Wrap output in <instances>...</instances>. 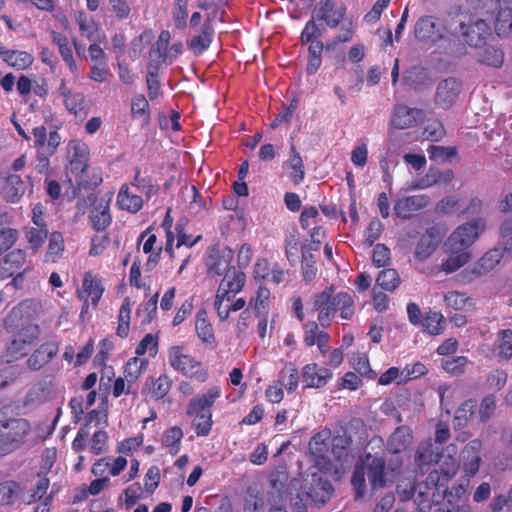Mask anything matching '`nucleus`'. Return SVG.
<instances>
[{"label": "nucleus", "instance_id": "dca6fc26", "mask_svg": "<svg viewBox=\"0 0 512 512\" xmlns=\"http://www.w3.org/2000/svg\"><path fill=\"white\" fill-rule=\"evenodd\" d=\"M461 91V84L455 78H447L441 81L436 90V103L443 109L450 108L457 100Z\"/></svg>", "mask_w": 512, "mask_h": 512}, {"label": "nucleus", "instance_id": "4d7b16f0", "mask_svg": "<svg viewBox=\"0 0 512 512\" xmlns=\"http://www.w3.org/2000/svg\"><path fill=\"white\" fill-rule=\"evenodd\" d=\"M40 329L36 324H28L18 331L13 338L22 343H27L32 347L33 343L38 339Z\"/></svg>", "mask_w": 512, "mask_h": 512}, {"label": "nucleus", "instance_id": "473e14b6", "mask_svg": "<svg viewBox=\"0 0 512 512\" xmlns=\"http://www.w3.org/2000/svg\"><path fill=\"white\" fill-rule=\"evenodd\" d=\"M331 433L329 430H322L315 434L309 442V450L312 455L319 459H325L330 449Z\"/></svg>", "mask_w": 512, "mask_h": 512}, {"label": "nucleus", "instance_id": "b1692460", "mask_svg": "<svg viewBox=\"0 0 512 512\" xmlns=\"http://www.w3.org/2000/svg\"><path fill=\"white\" fill-rule=\"evenodd\" d=\"M104 288L102 286V280L97 275H93L91 272H87L84 275L82 290L78 291V295L80 299L86 300L87 298H91V302L94 306L98 304Z\"/></svg>", "mask_w": 512, "mask_h": 512}, {"label": "nucleus", "instance_id": "9b49d317", "mask_svg": "<svg viewBox=\"0 0 512 512\" xmlns=\"http://www.w3.org/2000/svg\"><path fill=\"white\" fill-rule=\"evenodd\" d=\"M143 182L144 179H139L136 175L130 185H122L117 196V204L121 209L136 213L142 208L143 200L138 193H142L145 188Z\"/></svg>", "mask_w": 512, "mask_h": 512}, {"label": "nucleus", "instance_id": "79ce46f5", "mask_svg": "<svg viewBox=\"0 0 512 512\" xmlns=\"http://www.w3.org/2000/svg\"><path fill=\"white\" fill-rule=\"evenodd\" d=\"M269 299V289L260 286L257 290L256 296L250 299L248 308L254 309L258 315L267 314L269 308Z\"/></svg>", "mask_w": 512, "mask_h": 512}, {"label": "nucleus", "instance_id": "a18cd8bd", "mask_svg": "<svg viewBox=\"0 0 512 512\" xmlns=\"http://www.w3.org/2000/svg\"><path fill=\"white\" fill-rule=\"evenodd\" d=\"M499 356L508 360L512 357V330H501L497 338Z\"/></svg>", "mask_w": 512, "mask_h": 512}, {"label": "nucleus", "instance_id": "052dcab7", "mask_svg": "<svg viewBox=\"0 0 512 512\" xmlns=\"http://www.w3.org/2000/svg\"><path fill=\"white\" fill-rule=\"evenodd\" d=\"M31 346L27 343H22L17 341L16 338H13V340L10 342V344L7 346V362L16 360L20 357H23L27 355V353L30 351Z\"/></svg>", "mask_w": 512, "mask_h": 512}, {"label": "nucleus", "instance_id": "58836bf2", "mask_svg": "<svg viewBox=\"0 0 512 512\" xmlns=\"http://www.w3.org/2000/svg\"><path fill=\"white\" fill-rule=\"evenodd\" d=\"M183 438V431L180 427L174 426L164 431L162 436V445L169 448L172 455L179 452L180 442Z\"/></svg>", "mask_w": 512, "mask_h": 512}, {"label": "nucleus", "instance_id": "f8f14e48", "mask_svg": "<svg viewBox=\"0 0 512 512\" xmlns=\"http://www.w3.org/2000/svg\"><path fill=\"white\" fill-rule=\"evenodd\" d=\"M504 256V249L500 247L487 251L477 262L463 271L467 281L485 276L492 271Z\"/></svg>", "mask_w": 512, "mask_h": 512}, {"label": "nucleus", "instance_id": "20e7f679", "mask_svg": "<svg viewBox=\"0 0 512 512\" xmlns=\"http://www.w3.org/2000/svg\"><path fill=\"white\" fill-rule=\"evenodd\" d=\"M366 477L371 488L376 490L391 483L394 478V473L386 469L385 461L379 457H374L367 466L357 464L351 480L356 492V498L364 496Z\"/></svg>", "mask_w": 512, "mask_h": 512}, {"label": "nucleus", "instance_id": "6e6d98bb", "mask_svg": "<svg viewBox=\"0 0 512 512\" xmlns=\"http://www.w3.org/2000/svg\"><path fill=\"white\" fill-rule=\"evenodd\" d=\"M503 53L501 50L488 46L484 48L480 55V61L493 67H500L503 63Z\"/></svg>", "mask_w": 512, "mask_h": 512}, {"label": "nucleus", "instance_id": "5701e85b", "mask_svg": "<svg viewBox=\"0 0 512 512\" xmlns=\"http://www.w3.org/2000/svg\"><path fill=\"white\" fill-rule=\"evenodd\" d=\"M69 153L71 154V173L75 174L77 177H82L88 162V148L86 144L76 141L70 142Z\"/></svg>", "mask_w": 512, "mask_h": 512}, {"label": "nucleus", "instance_id": "4c0bfd02", "mask_svg": "<svg viewBox=\"0 0 512 512\" xmlns=\"http://www.w3.org/2000/svg\"><path fill=\"white\" fill-rule=\"evenodd\" d=\"M288 167L291 169L290 177L292 181L295 184L302 182L305 176L304 164L300 154L296 151V148L293 145L290 148Z\"/></svg>", "mask_w": 512, "mask_h": 512}, {"label": "nucleus", "instance_id": "c03bdc74", "mask_svg": "<svg viewBox=\"0 0 512 512\" xmlns=\"http://www.w3.org/2000/svg\"><path fill=\"white\" fill-rule=\"evenodd\" d=\"M181 196L184 200H189L188 208L191 214H197L204 208L201 196L195 186L183 187L181 189Z\"/></svg>", "mask_w": 512, "mask_h": 512}, {"label": "nucleus", "instance_id": "2f4dec72", "mask_svg": "<svg viewBox=\"0 0 512 512\" xmlns=\"http://www.w3.org/2000/svg\"><path fill=\"white\" fill-rule=\"evenodd\" d=\"M439 240L433 235L431 231L424 233L415 247V257L419 261L428 259L437 249Z\"/></svg>", "mask_w": 512, "mask_h": 512}, {"label": "nucleus", "instance_id": "6e6552de", "mask_svg": "<svg viewBox=\"0 0 512 512\" xmlns=\"http://www.w3.org/2000/svg\"><path fill=\"white\" fill-rule=\"evenodd\" d=\"M221 396L219 387L214 386L207 390L206 393L193 397L187 407V415L193 419L205 420L201 426L203 433H209L212 426L211 406Z\"/></svg>", "mask_w": 512, "mask_h": 512}, {"label": "nucleus", "instance_id": "8fccbe9b", "mask_svg": "<svg viewBox=\"0 0 512 512\" xmlns=\"http://www.w3.org/2000/svg\"><path fill=\"white\" fill-rule=\"evenodd\" d=\"M496 407H497L496 396L493 394L486 395L482 399V401L479 405L478 414H477L479 420L481 422L488 421L493 416V414L496 410Z\"/></svg>", "mask_w": 512, "mask_h": 512}, {"label": "nucleus", "instance_id": "49530a36", "mask_svg": "<svg viewBox=\"0 0 512 512\" xmlns=\"http://www.w3.org/2000/svg\"><path fill=\"white\" fill-rule=\"evenodd\" d=\"M376 283L385 290H394L400 283L399 274L395 269L382 270L376 279Z\"/></svg>", "mask_w": 512, "mask_h": 512}, {"label": "nucleus", "instance_id": "bf43d9fd", "mask_svg": "<svg viewBox=\"0 0 512 512\" xmlns=\"http://www.w3.org/2000/svg\"><path fill=\"white\" fill-rule=\"evenodd\" d=\"M317 20H314V17L306 23L304 29L301 32V42L303 44L311 43L312 41L319 40L322 36V31L320 27L317 25Z\"/></svg>", "mask_w": 512, "mask_h": 512}, {"label": "nucleus", "instance_id": "4468645a", "mask_svg": "<svg viewBox=\"0 0 512 512\" xmlns=\"http://www.w3.org/2000/svg\"><path fill=\"white\" fill-rule=\"evenodd\" d=\"M430 197L426 194H418L402 197L394 204L395 214L402 219H410L414 212L428 206Z\"/></svg>", "mask_w": 512, "mask_h": 512}, {"label": "nucleus", "instance_id": "ea45409f", "mask_svg": "<svg viewBox=\"0 0 512 512\" xmlns=\"http://www.w3.org/2000/svg\"><path fill=\"white\" fill-rule=\"evenodd\" d=\"M48 236L47 227H26L25 228V239L27 240L29 247L34 251H38Z\"/></svg>", "mask_w": 512, "mask_h": 512}, {"label": "nucleus", "instance_id": "e433bc0d", "mask_svg": "<svg viewBox=\"0 0 512 512\" xmlns=\"http://www.w3.org/2000/svg\"><path fill=\"white\" fill-rule=\"evenodd\" d=\"M477 402L474 399L466 400L457 410L454 417V424L457 427H465L475 415Z\"/></svg>", "mask_w": 512, "mask_h": 512}, {"label": "nucleus", "instance_id": "aec40b11", "mask_svg": "<svg viewBox=\"0 0 512 512\" xmlns=\"http://www.w3.org/2000/svg\"><path fill=\"white\" fill-rule=\"evenodd\" d=\"M441 457L439 448L434 446L431 439H428L418 445L414 461L416 466L424 471L431 465L438 463Z\"/></svg>", "mask_w": 512, "mask_h": 512}, {"label": "nucleus", "instance_id": "bb28decb", "mask_svg": "<svg viewBox=\"0 0 512 512\" xmlns=\"http://www.w3.org/2000/svg\"><path fill=\"white\" fill-rule=\"evenodd\" d=\"M412 442V430L408 426H400L388 439L387 448L391 453L397 454L405 451Z\"/></svg>", "mask_w": 512, "mask_h": 512}, {"label": "nucleus", "instance_id": "0eeeda50", "mask_svg": "<svg viewBox=\"0 0 512 512\" xmlns=\"http://www.w3.org/2000/svg\"><path fill=\"white\" fill-rule=\"evenodd\" d=\"M30 429V424L26 419L13 418L6 421L0 430V457L19 448Z\"/></svg>", "mask_w": 512, "mask_h": 512}, {"label": "nucleus", "instance_id": "6ab92c4d", "mask_svg": "<svg viewBox=\"0 0 512 512\" xmlns=\"http://www.w3.org/2000/svg\"><path fill=\"white\" fill-rule=\"evenodd\" d=\"M233 260V251L230 248H224L221 251L209 254L206 265L209 274L211 275H225L235 267L231 266Z\"/></svg>", "mask_w": 512, "mask_h": 512}, {"label": "nucleus", "instance_id": "9d476101", "mask_svg": "<svg viewBox=\"0 0 512 512\" xmlns=\"http://www.w3.org/2000/svg\"><path fill=\"white\" fill-rule=\"evenodd\" d=\"M345 14V6L335 0H319L312 11L314 20L325 23L327 27L332 29L342 22Z\"/></svg>", "mask_w": 512, "mask_h": 512}, {"label": "nucleus", "instance_id": "a211bd4d", "mask_svg": "<svg viewBox=\"0 0 512 512\" xmlns=\"http://www.w3.org/2000/svg\"><path fill=\"white\" fill-rule=\"evenodd\" d=\"M424 118L423 110L401 105L395 108L392 125L398 129H406L422 122Z\"/></svg>", "mask_w": 512, "mask_h": 512}, {"label": "nucleus", "instance_id": "864d4df0", "mask_svg": "<svg viewBox=\"0 0 512 512\" xmlns=\"http://www.w3.org/2000/svg\"><path fill=\"white\" fill-rule=\"evenodd\" d=\"M428 487L425 488V490ZM419 491H423L420 486L416 488L411 481H402L397 485V493L401 497V500L407 501L409 499H413L414 503L423 499L424 497H419Z\"/></svg>", "mask_w": 512, "mask_h": 512}, {"label": "nucleus", "instance_id": "f3484780", "mask_svg": "<svg viewBox=\"0 0 512 512\" xmlns=\"http://www.w3.org/2000/svg\"><path fill=\"white\" fill-rule=\"evenodd\" d=\"M302 380L307 388H321L325 386L333 377V373L328 368H319L317 364H306L301 371Z\"/></svg>", "mask_w": 512, "mask_h": 512}, {"label": "nucleus", "instance_id": "72a5a7b5", "mask_svg": "<svg viewBox=\"0 0 512 512\" xmlns=\"http://www.w3.org/2000/svg\"><path fill=\"white\" fill-rule=\"evenodd\" d=\"M148 361L138 357L130 358L125 366L124 377L127 381V393L131 392L132 385L138 380L146 369Z\"/></svg>", "mask_w": 512, "mask_h": 512}, {"label": "nucleus", "instance_id": "37998d69", "mask_svg": "<svg viewBox=\"0 0 512 512\" xmlns=\"http://www.w3.org/2000/svg\"><path fill=\"white\" fill-rule=\"evenodd\" d=\"M444 317L436 311H429L422 320V326L431 335H439L444 329Z\"/></svg>", "mask_w": 512, "mask_h": 512}, {"label": "nucleus", "instance_id": "412c9836", "mask_svg": "<svg viewBox=\"0 0 512 512\" xmlns=\"http://www.w3.org/2000/svg\"><path fill=\"white\" fill-rule=\"evenodd\" d=\"M26 263V253L17 249L8 253L2 261H0V280L12 277L18 272L26 271L23 268Z\"/></svg>", "mask_w": 512, "mask_h": 512}, {"label": "nucleus", "instance_id": "13d9d810", "mask_svg": "<svg viewBox=\"0 0 512 512\" xmlns=\"http://www.w3.org/2000/svg\"><path fill=\"white\" fill-rule=\"evenodd\" d=\"M281 378L282 386H284L289 393L294 392L298 387L299 373L294 366L290 365L283 369Z\"/></svg>", "mask_w": 512, "mask_h": 512}, {"label": "nucleus", "instance_id": "39448f33", "mask_svg": "<svg viewBox=\"0 0 512 512\" xmlns=\"http://www.w3.org/2000/svg\"><path fill=\"white\" fill-rule=\"evenodd\" d=\"M168 362L176 372L186 377H195L201 382H204L207 378V372L202 363L188 353L184 346L175 345L170 347Z\"/></svg>", "mask_w": 512, "mask_h": 512}, {"label": "nucleus", "instance_id": "c9c22d12", "mask_svg": "<svg viewBox=\"0 0 512 512\" xmlns=\"http://www.w3.org/2000/svg\"><path fill=\"white\" fill-rule=\"evenodd\" d=\"M1 56L10 66L20 70L29 67L33 62L32 55L26 51L7 50L5 48Z\"/></svg>", "mask_w": 512, "mask_h": 512}, {"label": "nucleus", "instance_id": "4be33fe9", "mask_svg": "<svg viewBox=\"0 0 512 512\" xmlns=\"http://www.w3.org/2000/svg\"><path fill=\"white\" fill-rule=\"evenodd\" d=\"M415 37L420 41L435 42L443 37L442 30L431 16L420 18L415 25Z\"/></svg>", "mask_w": 512, "mask_h": 512}, {"label": "nucleus", "instance_id": "5fc2aeb1", "mask_svg": "<svg viewBox=\"0 0 512 512\" xmlns=\"http://www.w3.org/2000/svg\"><path fill=\"white\" fill-rule=\"evenodd\" d=\"M188 0H174L173 19L175 25L179 29H184L187 26Z\"/></svg>", "mask_w": 512, "mask_h": 512}, {"label": "nucleus", "instance_id": "7ed1b4c3", "mask_svg": "<svg viewBox=\"0 0 512 512\" xmlns=\"http://www.w3.org/2000/svg\"><path fill=\"white\" fill-rule=\"evenodd\" d=\"M444 29L450 34L462 37L470 46L479 47L489 34L486 21L468 13H454L445 19Z\"/></svg>", "mask_w": 512, "mask_h": 512}, {"label": "nucleus", "instance_id": "ddd939ff", "mask_svg": "<svg viewBox=\"0 0 512 512\" xmlns=\"http://www.w3.org/2000/svg\"><path fill=\"white\" fill-rule=\"evenodd\" d=\"M246 276L240 269H232L226 272L220 282L217 290L219 297H226L227 300H233L237 293L244 287Z\"/></svg>", "mask_w": 512, "mask_h": 512}, {"label": "nucleus", "instance_id": "f03ea898", "mask_svg": "<svg viewBox=\"0 0 512 512\" xmlns=\"http://www.w3.org/2000/svg\"><path fill=\"white\" fill-rule=\"evenodd\" d=\"M313 311H318V322L321 327L330 326L337 311L340 317L349 320L354 314V302L350 294L340 292L333 295V289L327 288L317 294L313 300Z\"/></svg>", "mask_w": 512, "mask_h": 512}, {"label": "nucleus", "instance_id": "680f3d73", "mask_svg": "<svg viewBox=\"0 0 512 512\" xmlns=\"http://www.w3.org/2000/svg\"><path fill=\"white\" fill-rule=\"evenodd\" d=\"M158 341L157 337L151 333L144 336L140 343L136 346L135 353L139 356L149 352L151 356L157 353Z\"/></svg>", "mask_w": 512, "mask_h": 512}, {"label": "nucleus", "instance_id": "09e8293b", "mask_svg": "<svg viewBox=\"0 0 512 512\" xmlns=\"http://www.w3.org/2000/svg\"><path fill=\"white\" fill-rule=\"evenodd\" d=\"M350 442V437H348L345 433L335 436L332 441L330 440L332 453L338 460H345L346 457H348L347 449L350 445Z\"/></svg>", "mask_w": 512, "mask_h": 512}, {"label": "nucleus", "instance_id": "2eb2a0df", "mask_svg": "<svg viewBox=\"0 0 512 512\" xmlns=\"http://www.w3.org/2000/svg\"><path fill=\"white\" fill-rule=\"evenodd\" d=\"M482 443L478 439H473L466 444L460 454V461L463 465L464 472L467 477H473L477 474L480 464V451Z\"/></svg>", "mask_w": 512, "mask_h": 512}, {"label": "nucleus", "instance_id": "c756f323", "mask_svg": "<svg viewBox=\"0 0 512 512\" xmlns=\"http://www.w3.org/2000/svg\"><path fill=\"white\" fill-rule=\"evenodd\" d=\"M91 224L97 231L105 230L111 223V215L109 212V203L101 200L93 207L89 215Z\"/></svg>", "mask_w": 512, "mask_h": 512}, {"label": "nucleus", "instance_id": "f257e3e1", "mask_svg": "<svg viewBox=\"0 0 512 512\" xmlns=\"http://www.w3.org/2000/svg\"><path fill=\"white\" fill-rule=\"evenodd\" d=\"M285 479L284 474L272 475L269 480L272 488L270 493L281 501L289 499L294 512H306L309 504L322 506L332 495L331 483L319 471L313 470L305 476L293 478L288 486L289 491L284 490Z\"/></svg>", "mask_w": 512, "mask_h": 512}, {"label": "nucleus", "instance_id": "603ef678", "mask_svg": "<svg viewBox=\"0 0 512 512\" xmlns=\"http://www.w3.org/2000/svg\"><path fill=\"white\" fill-rule=\"evenodd\" d=\"M314 256L306 249L302 250V274L306 282H311L317 274Z\"/></svg>", "mask_w": 512, "mask_h": 512}, {"label": "nucleus", "instance_id": "e2e57ef3", "mask_svg": "<svg viewBox=\"0 0 512 512\" xmlns=\"http://www.w3.org/2000/svg\"><path fill=\"white\" fill-rule=\"evenodd\" d=\"M66 109L77 115L82 112L85 107V97L80 92H72L66 99H64Z\"/></svg>", "mask_w": 512, "mask_h": 512}, {"label": "nucleus", "instance_id": "f704fd0d", "mask_svg": "<svg viewBox=\"0 0 512 512\" xmlns=\"http://www.w3.org/2000/svg\"><path fill=\"white\" fill-rule=\"evenodd\" d=\"M145 387L148 389L151 398L160 400L169 393L172 387V379L166 374H161L156 379L146 381Z\"/></svg>", "mask_w": 512, "mask_h": 512}, {"label": "nucleus", "instance_id": "338daca9", "mask_svg": "<svg viewBox=\"0 0 512 512\" xmlns=\"http://www.w3.org/2000/svg\"><path fill=\"white\" fill-rule=\"evenodd\" d=\"M319 322L309 321L303 325L304 336L303 341L307 346H313L317 342L321 330H319Z\"/></svg>", "mask_w": 512, "mask_h": 512}, {"label": "nucleus", "instance_id": "1a4fd4ad", "mask_svg": "<svg viewBox=\"0 0 512 512\" xmlns=\"http://www.w3.org/2000/svg\"><path fill=\"white\" fill-rule=\"evenodd\" d=\"M162 227L166 232L165 252L168 253L171 258L176 257L175 249L179 250L183 246L186 249H190L201 239L200 235L193 237L192 235L186 234L184 232V226L182 223H178L175 227V232H173L171 230L172 219L170 218V210L167 212V215L162 223Z\"/></svg>", "mask_w": 512, "mask_h": 512}, {"label": "nucleus", "instance_id": "c85d7f7f", "mask_svg": "<svg viewBox=\"0 0 512 512\" xmlns=\"http://www.w3.org/2000/svg\"><path fill=\"white\" fill-rule=\"evenodd\" d=\"M449 256L443 260L439 270L451 274L466 265L471 259V252L460 249H448Z\"/></svg>", "mask_w": 512, "mask_h": 512}, {"label": "nucleus", "instance_id": "774afa93", "mask_svg": "<svg viewBox=\"0 0 512 512\" xmlns=\"http://www.w3.org/2000/svg\"><path fill=\"white\" fill-rule=\"evenodd\" d=\"M444 135L445 130L442 123L436 120L429 122L423 131L424 138L430 141H439Z\"/></svg>", "mask_w": 512, "mask_h": 512}, {"label": "nucleus", "instance_id": "cd10ccee", "mask_svg": "<svg viewBox=\"0 0 512 512\" xmlns=\"http://www.w3.org/2000/svg\"><path fill=\"white\" fill-rule=\"evenodd\" d=\"M58 352V346L54 342L42 344L27 360V365L32 370H39L48 363Z\"/></svg>", "mask_w": 512, "mask_h": 512}, {"label": "nucleus", "instance_id": "de8ad7c7", "mask_svg": "<svg viewBox=\"0 0 512 512\" xmlns=\"http://www.w3.org/2000/svg\"><path fill=\"white\" fill-rule=\"evenodd\" d=\"M64 251V238L60 232H53L49 238L47 258L54 262Z\"/></svg>", "mask_w": 512, "mask_h": 512}, {"label": "nucleus", "instance_id": "7c9ffc66", "mask_svg": "<svg viewBox=\"0 0 512 512\" xmlns=\"http://www.w3.org/2000/svg\"><path fill=\"white\" fill-rule=\"evenodd\" d=\"M25 183L19 175L11 174L4 179L2 193L7 201L16 202L25 193Z\"/></svg>", "mask_w": 512, "mask_h": 512}, {"label": "nucleus", "instance_id": "0e129e2a", "mask_svg": "<svg viewBox=\"0 0 512 512\" xmlns=\"http://www.w3.org/2000/svg\"><path fill=\"white\" fill-rule=\"evenodd\" d=\"M427 152L431 160L440 163L449 160L455 154V151L451 147H443L436 145H430L427 149Z\"/></svg>", "mask_w": 512, "mask_h": 512}, {"label": "nucleus", "instance_id": "423d86ee", "mask_svg": "<svg viewBox=\"0 0 512 512\" xmlns=\"http://www.w3.org/2000/svg\"><path fill=\"white\" fill-rule=\"evenodd\" d=\"M486 229V221L482 217H476L459 225L447 238L445 246L447 249H468L478 240Z\"/></svg>", "mask_w": 512, "mask_h": 512}, {"label": "nucleus", "instance_id": "69168bd1", "mask_svg": "<svg viewBox=\"0 0 512 512\" xmlns=\"http://www.w3.org/2000/svg\"><path fill=\"white\" fill-rule=\"evenodd\" d=\"M78 24L83 36L89 40H97L96 33L98 31V26L92 19H88L83 14H80L78 17Z\"/></svg>", "mask_w": 512, "mask_h": 512}, {"label": "nucleus", "instance_id": "3c124183", "mask_svg": "<svg viewBox=\"0 0 512 512\" xmlns=\"http://www.w3.org/2000/svg\"><path fill=\"white\" fill-rule=\"evenodd\" d=\"M18 490L19 485L13 480L0 483V505L12 504L18 494Z\"/></svg>", "mask_w": 512, "mask_h": 512}, {"label": "nucleus", "instance_id": "393cba45", "mask_svg": "<svg viewBox=\"0 0 512 512\" xmlns=\"http://www.w3.org/2000/svg\"><path fill=\"white\" fill-rule=\"evenodd\" d=\"M213 36L214 28L208 20L202 25L200 31L191 37L188 47L195 55H200L210 47Z\"/></svg>", "mask_w": 512, "mask_h": 512}, {"label": "nucleus", "instance_id": "a19ab883", "mask_svg": "<svg viewBox=\"0 0 512 512\" xmlns=\"http://www.w3.org/2000/svg\"><path fill=\"white\" fill-rule=\"evenodd\" d=\"M195 328L199 339L203 343L211 347L215 346V335L213 332L212 325L201 314H198L197 316Z\"/></svg>", "mask_w": 512, "mask_h": 512}, {"label": "nucleus", "instance_id": "a878e982", "mask_svg": "<svg viewBox=\"0 0 512 512\" xmlns=\"http://www.w3.org/2000/svg\"><path fill=\"white\" fill-rule=\"evenodd\" d=\"M170 32L167 30H163L159 36L155 44L152 46V48L149 51V59L150 64L149 67L153 68L154 70H158L159 66L162 62H166V53L167 48L169 46L170 42Z\"/></svg>", "mask_w": 512, "mask_h": 512}]
</instances>
